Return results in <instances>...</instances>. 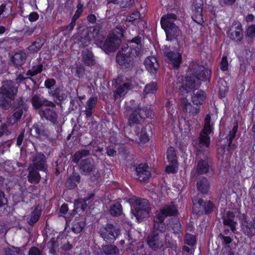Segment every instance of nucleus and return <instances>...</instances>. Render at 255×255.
Here are the masks:
<instances>
[{
  "instance_id": "nucleus-44",
  "label": "nucleus",
  "mask_w": 255,
  "mask_h": 255,
  "mask_svg": "<svg viewBox=\"0 0 255 255\" xmlns=\"http://www.w3.org/2000/svg\"><path fill=\"white\" fill-rule=\"evenodd\" d=\"M103 251L106 254L110 255H116L119 253L118 248L112 245H108L103 247Z\"/></svg>"
},
{
  "instance_id": "nucleus-42",
  "label": "nucleus",
  "mask_w": 255,
  "mask_h": 255,
  "mask_svg": "<svg viewBox=\"0 0 255 255\" xmlns=\"http://www.w3.org/2000/svg\"><path fill=\"white\" fill-rule=\"evenodd\" d=\"M167 157L170 164H176L177 157L174 149L172 147H169L167 151Z\"/></svg>"
},
{
  "instance_id": "nucleus-55",
  "label": "nucleus",
  "mask_w": 255,
  "mask_h": 255,
  "mask_svg": "<svg viewBox=\"0 0 255 255\" xmlns=\"http://www.w3.org/2000/svg\"><path fill=\"white\" fill-rule=\"evenodd\" d=\"M140 14L138 11L133 12L130 16L128 18V20L130 22L136 21L140 19Z\"/></svg>"
},
{
  "instance_id": "nucleus-31",
  "label": "nucleus",
  "mask_w": 255,
  "mask_h": 255,
  "mask_svg": "<svg viewBox=\"0 0 255 255\" xmlns=\"http://www.w3.org/2000/svg\"><path fill=\"white\" fill-rule=\"evenodd\" d=\"M205 94L202 90L193 91V95L192 97V102L195 105L202 104L205 100Z\"/></svg>"
},
{
  "instance_id": "nucleus-36",
  "label": "nucleus",
  "mask_w": 255,
  "mask_h": 255,
  "mask_svg": "<svg viewBox=\"0 0 255 255\" xmlns=\"http://www.w3.org/2000/svg\"><path fill=\"white\" fill-rule=\"evenodd\" d=\"M198 189L202 193H207L209 189V183L206 178H202L197 183Z\"/></svg>"
},
{
  "instance_id": "nucleus-41",
  "label": "nucleus",
  "mask_w": 255,
  "mask_h": 255,
  "mask_svg": "<svg viewBox=\"0 0 255 255\" xmlns=\"http://www.w3.org/2000/svg\"><path fill=\"white\" fill-rule=\"evenodd\" d=\"M92 32L88 30L85 31V35L82 37L79 40V43L82 45L83 47L87 46L89 45L91 41Z\"/></svg>"
},
{
  "instance_id": "nucleus-34",
  "label": "nucleus",
  "mask_w": 255,
  "mask_h": 255,
  "mask_svg": "<svg viewBox=\"0 0 255 255\" xmlns=\"http://www.w3.org/2000/svg\"><path fill=\"white\" fill-rule=\"evenodd\" d=\"M26 59V55L23 52L16 53L12 57V62L16 67L21 66Z\"/></svg>"
},
{
  "instance_id": "nucleus-57",
  "label": "nucleus",
  "mask_w": 255,
  "mask_h": 255,
  "mask_svg": "<svg viewBox=\"0 0 255 255\" xmlns=\"http://www.w3.org/2000/svg\"><path fill=\"white\" fill-rule=\"evenodd\" d=\"M49 248L50 249V252L51 254L55 253V249L57 247V243L54 239H52L48 244Z\"/></svg>"
},
{
  "instance_id": "nucleus-43",
  "label": "nucleus",
  "mask_w": 255,
  "mask_h": 255,
  "mask_svg": "<svg viewBox=\"0 0 255 255\" xmlns=\"http://www.w3.org/2000/svg\"><path fill=\"white\" fill-rule=\"evenodd\" d=\"M49 93L59 101L63 100L66 97L63 93V89L60 88H57L54 90H51Z\"/></svg>"
},
{
  "instance_id": "nucleus-7",
  "label": "nucleus",
  "mask_w": 255,
  "mask_h": 255,
  "mask_svg": "<svg viewBox=\"0 0 255 255\" xmlns=\"http://www.w3.org/2000/svg\"><path fill=\"white\" fill-rule=\"evenodd\" d=\"M80 173L84 175L94 174L97 172V165L94 159L89 157L82 160L79 164Z\"/></svg>"
},
{
  "instance_id": "nucleus-1",
  "label": "nucleus",
  "mask_w": 255,
  "mask_h": 255,
  "mask_svg": "<svg viewBox=\"0 0 255 255\" xmlns=\"http://www.w3.org/2000/svg\"><path fill=\"white\" fill-rule=\"evenodd\" d=\"M17 93V88L13 82L10 80L3 82L0 88V107L4 110L9 109Z\"/></svg>"
},
{
  "instance_id": "nucleus-30",
  "label": "nucleus",
  "mask_w": 255,
  "mask_h": 255,
  "mask_svg": "<svg viewBox=\"0 0 255 255\" xmlns=\"http://www.w3.org/2000/svg\"><path fill=\"white\" fill-rule=\"evenodd\" d=\"M80 176L77 173H73L67 179L66 185L69 189H74L77 187V184L80 182Z\"/></svg>"
},
{
  "instance_id": "nucleus-50",
  "label": "nucleus",
  "mask_w": 255,
  "mask_h": 255,
  "mask_svg": "<svg viewBox=\"0 0 255 255\" xmlns=\"http://www.w3.org/2000/svg\"><path fill=\"white\" fill-rule=\"evenodd\" d=\"M157 90L156 83L154 82L151 83L147 85L144 90L143 94L146 95L150 93H154Z\"/></svg>"
},
{
  "instance_id": "nucleus-22",
  "label": "nucleus",
  "mask_w": 255,
  "mask_h": 255,
  "mask_svg": "<svg viewBox=\"0 0 255 255\" xmlns=\"http://www.w3.org/2000/svg\"><path fill=\"white\" fill-rule=\"evenodd\" d=\"M144 65L147 70L151 73H155L159 67V64L154 56L147 57L144 60Z\"/></svg>"
},
{
  "instance_id": "nucleus-20",
  "label": "nucleus",
  "mask_w": 255,
  "mask_h": 255,
  "mask_svg": "<svg viewBox=\"0 0 255 255\" xmlns=\"http://www.w3.org/2000/svg\"><path fill=\"white\" fill-rule=\"evenodd\" d=\"M213 208V205L210 202H204L202 199L198 200L197 202H194L193 209L197 212L207 213Z\"/></svg>"
},
{
  "instance_id": "nucleus-56",
  "label": "nucleus",
  "mask_w": 255,
  "mask_h": 255,
  "mask_svg": "<svg viewBox=\"0 0 255 255\" xmlns=\"http://www.w3.org/2000/svg\"><path fill=\"white\" fill-rule=\"evenodd\" d=\"M20 250L18 248L12 247L11 249H7L6 250V255H18Z\"/></svg>"
},
{
  "instance_id": "nucleus-52",
  "label": "nucleus",
  "mask_w": 255,
  "mask_h": 255,
  "mask_svg": "<svg viewBox=\"0 0 255 255\" xmlns=\"http://www.w3.org/2000/svg\"><path fill=\"white\" fill-rule=\"evenodd\" d=\"M185 242L189 246H193L196 242L195 236L190 234H187L185 237Z\"/></svg>"
},
{
  "instance_id": "nucleus-35",
  "label": "nucleus",
  "mask_w": 255,
  "mask_h": 255,
  "mask_svg": "<svg viewBox=\"0 0 255 255\" xmlns=\"http://www.w3.org/2000/svg\"><path fill=\"white\" fill-rule=\"evenodd\" d=\"M85 226L84 222L80 219H75L71 224V230L76 234L80 233Z\"/></svg>"
},
{
  "instance_id": "nucleus-28",
  "label": "nucleus",
  "mask_w": 255,
  "mask_h": 255,
  "mask_svg": "<svg viewBox=\"0 0 255 255\" xmlns=\"http://www.w3.org/2000/svg\"><path fill=\"white\" fill-rule=\"evenodd\" d=\"M176 18V16L174 14L164 15L162 17L160 21L162 28H164L175 25L173 21L175 20Z\"/></svg>"
},
{
  "instance_id": "nucleus-61",
  "label": "nucleus",
  "mask_w": 255,
  "mask_h": 255,
  "mask_svg": "<svg viewBox=\"0 0 255 255\" xmlns=\"http://www.w3.org/2000/svg\"><path fill=\"white\" fill-rule=\"evenodd\" d=\"M228 67V62L226 56L222 58L221 62V69L223 71H226Z\"/></svg>"
},
{
  "instance_id": "nucleus-13",
  "label": "nucleus",
  "mask_w": 255,
  "mask_h": 255,
  "mask_svg": "<svg viewBox=\"0 0 255 255\" xmlns=\"http://www.w3.org/2000/svg\"><path fill=\"white\" fill-rule=\"evenodd\" d=\"M230 38L238 44H242L244 38L243 31L241 24L236 23L231 26L228 31Z\"/></svg>"
},
{
  "instance_id": "nucleus-47",
  "label": "nucleus",
  "mask_w": 255,
  "mask_h": 255,
  "mask_svg": "<svg viewBox=\"0 0 255 255\" xmlns=\"http://www.w3.org/2000/svg\"><path fill=\"white\" fill-rule=\"evenodd\" d=\"M238 124L236 123V125L234 126L232 129L230 131V133L228 134V135L226 137L227 140L228 141V146L229 147L231 146L233 139L235 138L236 136L238 130Z\"/></svg>"
},
{
  "instance_id": "nucleus-4",
  "label": "nucleus",
  "mask_w": 255,
  "mask_h": 255,
  "mask_svg": "<svg viewBox=\"0 0 255 255\" xmlns=\"http://www.w3.org/2000/svg\"><path fill=\"white\" fill-rule=\"evenodd\" d=\"M150 111L145 107L138 106L132 112L128 119V124L130 130L132 125L138 124L141 120L150 116Z\"/></svg>"
},
{
  "instance_id": "nucleus-60",
  "label": "nucleus",
  "mask_w": 255,
  "mask_h": 255,
  "mask_svg": "<svg viewBox=\"0 0 255 255\" xmlns=\"http://www.w3.org/2000/svg\"><path fill=\"white\" fill-rule=\"evenodd\" d=\"M10 132L7 129V127L5 124H3L0 127V137L2 135H7L9 134Z\"/></svg>"
},
{
  "instance_id": "nucleus-10",
  "label": "nucleus",
  "mask_w": 255,
  "mask_h": 255,
  "mask_svg": "<svg viewBox=\"0 0 255 255\" xmlns=\"http://www.w3.org/2000/svg\"><path fill=\"white\" fill-rule=\"evenodd\" d=\"M196 159L198 160V162L196 173H194V172H193L192 174H194V175L196 176V174H203L207 173L209 168L207 156L199 151L197 153Z\"/></svg>"
},
{
  "instance_id": "nucleus-24",
  "label": "nucleus",
  "mask_w": 255,
  "mask_h": 255,
  "mask_svg": "<svg viewBox=\"0 0 255 255\" xmlns=\"http://www.w3.org/2000/svg\"><path fill=\"white\" fill-rule=\"evenodd\" d=\"M82 61L87 66H93L96 64L93 52L88 49L82 51Z\"/></svg>"
},
{
  "instance_id": "nucleus-46",
  "label": "nucleus",
  "mask_w": 255,
  "mask_h": 255,
  "mask_svg": "<svg viewBox=\"0 0 255 255\" xmlns=\"http://www.w3.org/2000/svg\"><path fill=\"white\" fill-rule=\"evenodd\" d=\"M194 10V13L192 16L193 19L197 23L202 24L203 23L202 10L199 8L198 9Z\"/></svg>"
},
{
  "instance_id": "nucleus-63",
  "label": "nucleus",
  "mask_w": 255,
  "mask_h": 255,
  "mask_svg": "<svg viewBox=\"0 0 255 255\" xmlns=\"http://www.w3.org/2000/svg\"><path fill=\"white\" fill-rule=\"evenodd\" d=\"M203 5V3L202 0H195L193 4L194 10L198 9L199 8L202 10Z\"/></svg>"
},
{
  "instance_id": "nucleus-21",
  "label": "nucleus",
  "mask_w": 255,
  "mask_h": 255,
  "mask_svg": "<svg viewBox=\"0 0 255 255\" xmlns=\"http://www.w3.org/2000/svg\"><path fill=\"white\" fill-rule=\"evenodd\" d=\"M235 215L233 212L228 211L225 212L223 216V224L225 225L230 227L232 232H234L236 230V222L234 221Z\"/></svg>"
},
{
  "instance_id": "nucleus-39",
  "label": "nucleus",
  "mask_w": 255,
  "mask_h": 255,
  "mask_svg": "<svg viewBox=\"0 0 255 255\" xmlns=\"http://www.w3.org/2000/svg\"><path fill=\"white\" fill-rule=\"evenodd\" d=\"M168 207H164L160 211H157L155 214V216L154 218V222L155 223H163L164 219L167 217L164 214V212L167 210H169Z\"/></svg>"
},
{
  "instance_id": "nucleus-11",
  "label": "nucleus",
  "mask_w": 255,
  "mask_h": 255,
  "mask_svg": "<svg viewBox=\"0 0 255 255\" xmlns=\"http://www.w3.org/2000/svg\"><path fill=\"white\" fill-rule=\"evenodd\" d=\"M29 166L39 170L40 171H45L47 168L46 158L42 153H36L33 155L32 159V163Z\"/></svg>"
},
{
  "instance_id": "nucleus-26",
  "label": "nucleus",
  "mask_w": 255,
  "mask_h": 255,
  "mask_svg": "<svg viewBox=\"0 0 255 255\" xmlns=\"http://www.w3.org/2000/svg\"><path fill=\"white\" fill-rule=\"evenodd\" d=\"M39 113L42 118H44L53 123H55L56 121L57 114L54 110L45 108L44 110H40Z\"/></svg>"
},
{
  "instance_id": "nucleus-51",
  "label": "nucleus",
  "mask_w": 255,
  "mask_h": 255,
  "mask_svg": "<svg viewBox=\"0 0 255 255\" xmlns=\"http://www.w3.org/2000/svg\"><path fill=\"white\" fill-rule=\"evenodd\" d=\"M164 207H168L169 208H170L169 210H167L165 211L164 214L167 216H176L178 214V211L177 208L173 205H166Z\"/></svg>"
},
{
  "instance_id": "nucleus-29",
  "label": "nucleus",
  "mask_w": 255,
  "mask_h": 255,
  "mask_svg": "<svg viewBox=\"0 0 255 255\" xmlns=\"http://www.w3.org/2000/svg\"><path fill=\"white\" fill-rule=\"evenodd\" d=\"M181 105L184 112L188 113L192 115H196L198 112L197 108L195 107L192 106L185 98H183L182 100Z\"/></svg>"
},
{
  "instance_id": "nucleus-15",
  "label": "nucleus",
  "mask_w": 255,
  "mask_h": 255,
  "mask_svg": "<svg viewBox=\"0 0 255 255\" xmlns=\"http://www.w3.org/2000/svg\"><path fill=\"white\" fill-rule=\"evenodd\" d=\"M241 229L243 233L249 237H252L255 235V216L253 219L251 225L247 219V216L243 215L242 219Z\"/></svg>"
},
{
  "instance_id": "nucleus-5",
  "label": "nucleus",
  "mask_w": 255,
  "mask_h": 255,
  "mask_svg": "<svg viewBox=\"0 0 255 255\" xmlns=\"http://www.w3.org/2000/svg\"><path fill=\"white\" fill-rule=\"evenodd\" d=\"M121 43V39L118 36L114 34H110L104 41L100 42V47L108 53L116 51Z\"/></svg>"
},
{
  "instance_id": "nucleus-8",
  "label": "nucleus",
  "mask_w": 255,
  "mask_h": 255,
  "mask_svg": "<svg viewBox=\"0 0 255 255\" xmlns=\"http://www.w3.org/2000/svg\"><path fill=\"white\" fill-rule=\"evenodd\" d=\"M125 131L128 138L132 140H135L139 143L144 144L149 141L147 131H149V128L147 129L146 127L142 128L140 132L135 133L130 131L129 127H126Z\"/></svg>"
},
{
  "instance_id": "nucleus-33",
  "label": "nucleus",
  "mask_w": 255,
  "mask_h": 255,
  "mask_svg": "<svg viewBox=\"0 0 255 255\" xmlns=\"http://www.w3.org/2000/svg\"><path fill=\"white\" fill-rule=\"evenodd\" d=\"M30 133L32 136L38 138L40 136L44 135L45 131L42 125L35 124L30 129Z\"/></svg>"
},
{
  "instance_id": "nucleus-54",
  "label": "nucleus",
  "mask_w": 255,
  "mask_h": 255,
  "mask_svg": "<svg viewBox=\"0 0 255 255\" xmlns=\"http://www.w3.org/2000/svg\"><path fill=\"white\" fill-rule=\"evenodd\" d=\"M77 7V9L76 11V13H75L73 17H72V19L74 20H75V21L77 20V19L79 17L80 15L83 12V5L81 3H78Z\"/></svg>"
},
{
  "instance_id": "nucleus-16",
  "label": "nucleus",
  "mask_w": 255,
  "mask_h": 255,
  "mask_svg": "<svg viewBox=\"0 0 255 255\" xmlns=\"http://www.w3.org/2000/svg\"><path fill=\"white\" fill-rule=\"evenodd\" d=\"M135 177L138 180L143 182L147 180L150 176L149 167L146 163L138 165L135 169Z\"/></svg>"
},
{
  "instance_id": "nucleus-3",
  "label": "nucleus",
  "mask_w": 255,
  "mask_h": 255,
  "mask_svg": "<svg viewBox=\"0 0 255 255\" xmlns=\"http://www.w3.org/2000/svg\"><path fill=\"white\" fill-rule=\"evenodd\" d=\"M134 209L132 211L133 215L138 221L147 217L150 210V205L146 199H137L132 205Z\"/></svg>"
},
{
  "instance_id": "nucleus-6",
  "label": "nucleus",
  "mask_w": 255,
  "mask_h": 255,
  "mask_svg": "<svg viewBox=\"0 0 255 255\" xmlns=\"http://www.w3.org/2000/svg\"><path fill=\"white\" fill-rule=\"evenodd\" d=\"M120 232L118 228L111 224L103 226L100 230V234L104 240L110 243L116 240Z\"/></svg>"
},
{
  "instance_id": "nucleus-64",
  "label": "nucleus",
  "mask_w": 255,
  "mask_h": 255,
  "mask_svg": "<svg viewBox=\"0 0 255 255\" xmlns=\"http://www.w3.org/2000/svg\"><path fill=\"white\" fill-rule=\"evenodd\" d=\"M55 80L53 79H49L45 81V86L48 89H50L55 84Z\"/></svg>"
},
{
  "instance_id": "nucleus-19",
  "label": "nucleus",
  "mask_w": 255,
  "mask_h": 255,
  "mask_svg": "<svg viewBox=\"0 0 255 255\" xmlns=\"http://www.w3.org/2000/svg\"><path fill=\"white\" fill-rule=\"evenodd\" d=\"M31 101L32 106L36 109H38L42 106L51 107L52 108H54L55 107V104L52 102L49 101L47 100L36 95L32 96Z\"/></svg>"
},
{
  "instance_id": "nucleus-49",
  "label": "nucleus",
  "mask_w": 255,
  "mask_h": 255,
  "mask_svg": "<svg viewBox=\"0 0 255 255\" xmlns=\"http://www.w3.org/2000/svg\"><path fill=\"white\" fill-rule=\"evenodd\" d=\"M246 36L248 38L249 41L251 42L255 37V25H251L247 29Z\"/></svg>"
},
{
  "instance_id": "nucleus-32",
  "label": "nucleus",
  "mask_w": 255,
  "mask_h": 255,
  "mask_svg": "<svg viewBox=\"0 0 255 255\" xmlns=\"http://www.w3.org/2000/svg\"><path fill=\"white\" fill-rule=\"evenodd\" d=\"M97 102V98L94 97L90 98L87 101L86 106V110L85 111L86 117L89 118L91 117L92 115V111L95 108Z\"/></svg>"
},
{
  "instance_id": "nucleus-23",
  "label": "nucleus",
  "mask_w": 255,
  "mask_h": 255,
  "mask_svg": "<svg viewBox=\"0 0 255 255\" xmlns=\"http://www.w3.org/2000/svg\"><path fill=\"white\" fill-rule=\"evenodd\" d=\"M164 53L169 61L173 64L174 68L179 67L181 60V55L180 53L168 52L167 49L165 50Z\"/></svg>"
},
{
  "instance_id": "nucleus-2",
  "label": "nucleus",
  "mask_w": 255,
  "mask_h": 255,
  "mask_svg": "<svg viewBox=\"0 0 255 255\" xmlns=\"http://www.w3.org/2000/svg\"><path fill=\"white\" fill-rule=\"evenodd\" d=\"M137 56L136 50H133L131 47L127 46L122 48L118 53L116 60L119 65L122 66L124 68H130L134 65Z\"/></svg>"
},
{
  "instance_id": "nucleus-14",
  "label": "nucleus",
  "mask_w": 255,
  "mask_h": 255,
  "mask_svg": "<svg viewBox=\"0 0 255 255\" xmlns=\"http://www.w3.org/2000/svg\"><path fill=\"white\" fill-rule=\"evenodd\" d=\"M163 237L161 234L154 231L148 238L147 243L149 247L155 251L161 248L163 245Z\"/></svg>"
},
{
  "instance_id": "nucleus-27",
  "label": "nucleus",
  "mask_w": 255,
  "mask_h": 255,
  "mask_svg": "<svg viewBox=\"0 0 255 255\" xmlns=\"http://www.w3.org/2000/svg\"><path fill=\"white\" fill-rule=\"evenodd\" d=\"M163 29L165 31L168 40H172L176 38L180 34V30L175 24Z\"/></svg>"
},
{
  "instance_id": "nucleus-17",
  "label": "nucleus",
  "mask_w": 255,
  "mask_h": 255,
  "mask_svg": "<svg viewBox=\"0 0 255 255\" xmlns=\"http://www.w3.org/2000/svg\"><path fill=\"white\" fill-rule=\"evenodd\" d=\"M193 75L198 78V80H206L209 79L210 72L206 69L204 66L198 64L194 65L193 67Z\"/></svg>"
},
{
  "instance_id": "nucleus-45",
  "label": "nucleus",
  "mask_w": 255,
  "mask_h": 255,
  "mask_svg": "<svg viewBox=\"0 0 255 255\" xmlns=\"http://www.w3.org/2000/svg\"><path fill=\"white\" fill-rule=\"evenodd\" d=\"M122 206L120 203H118L113 205L110 209V213L113 216H119L122 214Z\"/></svg>"
},
{
  "instance_id": "nucleus-25",
  "label": "nucleus",
  "mask_w": 255,
  "mask_h": 255,
  "mask_svg": "<svg viewBox=\"0 0 255 255\" xmlns=\"http://www.w3.org/2000/svg\"><path fill=\"white\" fill-rule=\"evenodd\" d=\"M27 170L28 171V181L32 184H38L41 180V176L38 172L39 170L28 166Z\"/></svg>"
},
{
  "instance_id": "nucleus-18",
  "label": "nucleus",
  "mask_w": 255,
  "mask_h": 255,
  "mask_svg": "<svg viewBox=\"0 0 255 255\" xmlns=\"http://www.w3.org/2000/svg\"><path fill=\"white\" fill-rule=\"evenodd\" d=\"M133 84L130 80H127L123 84L120 85L114 92V96L115 99L124 97L128 90L132 89Z\"/></svg>"
},
{
  "instance_id": "nucleus-12",
  "label": "nucleus",
  "mask_w": 255,
  "mask_h": 255,
  "mask_svg": "<svg viewBox=\"0 0 255 255\" xmlns=\"http://www.w3.org/2000/svg\"><path fill=\"white\" fill-rule=\"evenodd\" d=\"M198 79L193 75L186 77L185 83L179 88V90L183 93V95L199 87L200 82Z\"/></svg>"
},
{
  "instance_id": "nucleus-62",
  "label": "nucleus",
  "mask_w": 255,
  "mask_h": 255,
  "mask_svg": "<svg viewBox=\"0 0 255 255\" xmlns=\"http://www.w3.org/2000/svg\"><path fill=\"white\" fill-rule=\"evenodd\" d=\"M85 72V68L83 66H77L76 68V76L79 78H81L83 76Z\"/></svg>"
},
{
  "instance_id": "nucleus-9",
  "label": "nucleus",
  "mask_w": 255,
  "mask_h": 255,
  "mask_svg": "<svg viewBox=\"0 0 255 255\" xmlns=\"http://www.w3.org/2000/svg\"><path fill=\"white\" fill-rule=\"evenodd\" d=\"M211 116L209 114L206 116L204 120V128L200 133L199 144L208 147L210 144V138L208 134L212 131L213 127L211 125Z\"/></svg>"
},
{
  "instance_id": "nucleus-48",
  "label": "nucleus",
  "mask_w": 255,
  "mask_h": 255,
  "mask_svg": "<svg viewBox=\"0 0 255 255\" xmlns=\"http://www.w3.org/2000/svg\"><path fill=\"white\" fill-rule=\"evenodd\" d=\"M43 65L41 64H38L32 67L31 70H29L27 72V75L33 76L38 73H40L42 70Z\"/></svg>"
},
{
  "instance_id": "nucleus-37",
  "label": "nucleus",
  "mask_w": 255,
  "mask_h": 255,
  "mask_svg": "<svg viewBox=\"0 0 255 255\" xmlns=\"http://www.w3.org/2000/svg\"><path fill=\"white\" fill-rule=\"evenodd\" d=\"M90 154V151L88 150L84 149L76 152L71 158L72 162L78 163L80 160Z\"/></svg>"
},
{
  "instance_id": "nucleus-38",
  "label": "nucleus",
  "mask_w": 255,
  "mask_h": 255,
  "mask_svg": "<svg viewBox=\"0 0 255 255\" xmlns=\"http://www.w3.org/2000/svg\"><path fill=\"white\" fill-rule=\"evenodd\" d=\"M41 212L37 208H35L31 213L30 217L27 218V223L31 226H33L37 222L39 218Z\"/></svg>"
},
{
  "instance_id": "nucleus-58",
  "label": "nucleus",
  "mask_w": 255,
  "mask_h": 255,
  "mask_svg": "<svg viewBox=\"0 0 255 255\" xmlns=\"http://www.w3.org/2000/svg\"><path fill=\"white\" fill-rule=\"evenodd\" d=\"M23 114V110L22 109H17L13 114V117L15 119L14 122H16L22 116Z\"/></svg>"
},
{
  "instance_id": "nucleus-53",
  "label": "nucleus",
  "mask_w": 255,
  "mask_h": 255,
  "mask_svg": "<svg viewBox=\"0 0 255 255\" xmlns=\"http://www.w3.org/2000/svg\"><path fill=\"white\" fill-rule=\"evenodd\" d=\"M154 231L158 232L159 234L162 235L163 236L162 232L165 231V227L163 223H155L154 224Z\"/></svg>"
},
{
  "instance_id": "nucleus-59",
  "label": "nucleus",
  "mask_w": 255,
  "mask_h": 255,
  "mask_svg": "<svg viewBox=\"0 0 255 255\" xmlns=\"http://www.w3.org/2000/svg\"><path fill=\"white\" fill-rule=\"evenodd\" d=\"M29 255H41L42 251L37 247L31 248L28 252Z\"/></svg>"
},
{
  "instance_id": "nucleus-40",
  "label": "nucleus",
  "mask_w": 255,
  "mask_h": 255,
  "mask_svg": "<svg viewBox=\"0 0 255 255\" xmlns=\"http://www.w3.org/2000/svg\"><path fill=\"white\" fill-rule=\"evenodd\" d=\"M43 44V40L38 38L29 46L28 49L31 53H36L40 49Z\"/></svg>"
}]
</instances>
